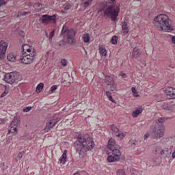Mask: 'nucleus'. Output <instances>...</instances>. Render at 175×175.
<instances>
[{"label": "nucleus", "instance_id": "5701e85b", "mask_svg": "<svg viewBox=\"0 0 175 175\" xmlns=\"http://www.w3.org/2000/svg\"><path fill=\"white\" fill-rule=\"evenodd\" d=\"M92 1L93 0H83L81 3L82 8L87 9L88 6L92 3Z\"/></svg>", "mask_w": 175, "mask_h": 175}, {"label": "nucleus", "instance_id": "5fc2aeb1", "mask_svg": "<svg viewBox=\"0 0 175 175\" xmlns=\"http://www.w3.org/2000/svg\"><path fill=\"white\" fill-rule=\"evenodd\" d=\"M46 36L47 37V38H49V34L47 33H46Z\"/></svg>", "mask_w": 175, "mask_h": 175}, {"label": "nucleus", "instance_id": "c85d7f7f", "mask_svg": "<svg viewBox=\"0 0 175 175\" xmlns=\"http://www.w3.org/2000/svg\"><path fill=\"white\" fill-rule=\"evenodd\" d=\"M83 42L88 43L90 42V34L86 33L83 35Z\"/></svg>", "mask_w": 175, "mask_h": 175}, {"label": "nucleus", "instance_id": "473e14b6", "mask_svg": "<svg viewBox=\"0 0 175 175\" xmlns=\"http://www.w3.org/2000/svg\"><path fill=\"white\" fill-rule=\"evenodd\" d=\"M54 33H55V30H52L51 33H49L48 38L50 40L54 38Z\"/></svg>", "mask_w": 175, "mask_h": 175}, {"label": "nucleus", "instance_id": "f03ea898", "mask_svg": "<svg viewBox=\"0 0 175 175\" xmlns=\"http://www.w3.org/2000/svg\"><path fill=\"white\" fill-rule=\"evenodd\" d=\"M170 18L166 14H161L155 16L154 18V24L159 31H164V32H172L174 31V27L169 24Z\"/></svg>", "mask_w": 175, "mask_h": 175}, {"label": "nucleus", "instance_id": "ea45409f", "mask_svg": "<svg viewBox=\"0 0 175 175\" xmlns=\"http://www.w3.org/2000/svg\"><path fill=\"white\" fill-rule=\"evenodd\" d=\"M71 8H72V5H70V4H66L64 6V10H70Z\"/></svg>", "mask_w": 175, "mask_h": 175}, {"label": "nucleus", "instance_id": "423d86ee", "mask_svg": "<svg viewBox=\"0 0 175 175\" xmlns=\"http://www.w3.org/2000/svg\"><path fill=\"white\" fill-rule=\"evenodd\" d=\"M20 117L15 116L13 120L11 122L10 126L8 127V135H10L12 133L14 136L18 133L17 128L20 125Z\"/></svg>", "mask_w": 175, "mask_h": 175}, {"label": "nucleus", "instance_id": "412c9836", "mask_svg": "<svg viewBox=\"0 0 175 175\" xmlns=\"http://www.w3.org/2000/svg\"><path fill=\"white\" fill-rule=\"evenodd\" d=\"M122 30L123 31V33L126 35L129 32V28L128 27V23L126 21H123L122 24Z\"/></svg>", "mask_w": 175, "mask_h": 175}, {"label": "nucleus", "instance_id": "603ef678", "mask_svg": "<svg viewBox=\"0 0 175 175\" xmlns=\"http://www.w3.org/2000/svg\"><path fill=\"white\" fill-rule=\"evenodd\" d=\"M4 92H7V94H9V90H5V91H4Z\"/></svg>", "mask_w": 175, "mask_h": 175}, {"label": "nucleus", "instance_id": "dca6fc26", "mask_svg": "<svg viewBox=\"0 0 175 175\" xmlns=\"http://www.w3.org/2000/svg\"><path fill=\"white\" fill-rule=\"evenodd\" d=\"M160 155H161L162 158L164 159H169L170 157H172V150L167 148H165L161 150Z\"/></svg>", "mask_w": 175, "mask_h": 175}, {"label": "nucleus", "instance_id": "f3484780", "mask_svg": "<svg viewBox=\"0 0 175 175\" xmlns=\"http://www.w3.org/2000/svg\"><path fill=\"white\" fill-rule=\"evenodd\" d=\"M7 59L9 62H16L17 59V55L13 53H10L7 55Z\"/></svg>", "mask_w": 175, "mask_h": 175}, {"label": "nucleus", "instance_id": "a211bd4d", "mask_svg": "<svg viewBox=\"0 0 175 175\" xmlns=\"http://www.w3.org/2000/svg\"><path fill=\"white\" fill-rule=\"evenodd\" d=\"M8 46H9V44H8V42H6L5 40H1L0 42V50L3 51V53H6V50H8Z\"/></svg>", "mask_w": 175, "mask_h": 175}, {"label": "nucleus", "instance_id": "79ce46f5", "mask_svg": "<svg viewBox=\"0 0 175 175\" xmlns=\"http://www.w3.org/2000/svg\"><path fill=\"white\" fill-rule=\"evenodd\" d=\"M8 2L5 1V0H0V6H3V5H6Z\"/></svg>", "mask_w": 175, "mask_h": 175}, {"label": "nucleus", "instance_id": "9b49d317", "mask_svg": "<svg viewBox=\"0 0 175 175\" xmlns=\"http://www.w3.org/2000/svg\"><path fill=\"white\" fill-rule=\"evenodd\" d=\"M105 83L107 85H110L111 91H117V85L114 83V79L110 76H106L105 79Z\"/></svg>", "mask_w": 175, "mask_h": 175}, {"label": "nucleus", "instance_id": "58836bf2", "mask_svg": "<svg viewBox=\"0 0 175 175\" xmlns=\"http://www.w3.org/2000/svg\"><path fill=\"white\" fill-rule=\"evenodd\" d=\"M57 88H58V86H57V85H53L52 87H51V92H54V91L57 90Z\"/></svg>", "mask_w": 175, "mask_h": 175}, {"label": "nucleus", "instance_id": "72a5a7b5", "mask_svg": "<svg viewBox=\"0 0 175 175\" xmlns=\"http://www.w3.org/2000/svg\"><path fill=\"white\" fill-rule=\"evenodd\" d=\"M60 64H62V66H68V61H66L65 59H62Z\"/></svg>", "mask_w": 175, "mask_h": 175}, {"label": "nucleus", "instance_id": "6ab92c4d", "mask_svg": "<svg viewBox=\"0 0 175 175\" xmlns=\"http://www.w3.org/2000/svg\"><path fill=\"white\" fill-rule=\"evenodd\" d=\"M66 154H68V150H64L63 154L59 158V162L62 163V165H65V163H66Z\"/></svg>", "mask_w": 175, "mask_h": 175}, {"label": "nucleus", "instance_id": "864d4df0", "mask_svg": "<svg viewBox=\"0 0 175 175\" xmlns=\"http://www.w3.org/2000/svg\"><path fill=\"white\" fill-rule=\"evenodd\" d=\"M130 144H135V142H130Z\"/></svg>", "mask_w": 175, "mask_h": 175}, {"label": "nucleus", "instance_id": "e433bc0d", "mask_svg": "<svg viewBox=\"0 0 175 175\" xmlns=\"http://www.w3.org/2000/svg\"><path fill=\"white\" fill-rule=\"evenodd\" d=\"M5 54H6V52L0 50V59H3V58H5Z\"/></svg>", "mask_w": 175, "mask_h": 175}, {"label": "nucleus", "instance_id": "7ed1b4c3", "mask_svg": "<svg viewBox=\"0 0 175 175\" xmlns=\"http://www.w3.org/2000/svg\"><path fill=\"white\" fill-rule=\"evenodd\" d=\"M23 55L21 56V62L25 65H31L35 61L36 51L32 46L23 44L22 46Z\"/></svg>", "mask_w": 175, "mask_h": 175}, {"label": "nucleus", "instance_id": "f257e3e1", "mask_svg": "<svg viewBox=\"0 0 175 175\" xmlns=\"http://www.w3.org/2000/svg\"><path fill=\"white\" fill-rule=\"evenodd\" d=\"M74 144L75 149L79 155H83L88 151H91V150H92L95 146L92 138L85 135H79Z\"/></svg>", "mask_w": 175, "mask_h": 175}, {"label": "nucleus", "instance_id": "4be33fe9", "mask_svg": "<svg viewBox=\"0 0 175 175\" xmlns=\"http://www.w3.org/2000/svg\"><path fill=\"white\" fill-rule=\"evenodd\" d=\"M163 110L173 111V110H174V105H171L170 104L164 103L163 105Z\"/></svg>", "mask_w": 175, "mask_h": 175}, {"label": "nucleus", "instance_id": "9d476101", "mask_svg": "<svg viewBox=\"0 0 175 175\" xmlns=\"http://www.w3.org/2000/svg\"><path fill=\"white\" fill-rule=\"evenodd\" d=\"M57 122H59V118L57 117L51 118L49 122H46V126L44 129V132H50V131L57 125Z\"/></svg>", "mask_w": 175, "mask_h": 175}, {"label": "nucleus", "instance_id": "20e7f679", "mask_svg": "<svg viewBox=\"0 0 175 175\" xmlns=\"http://www.w3.org/2000/svg\"><path fill=\"white\" fill-rule=\"evenodd\" d=\"M61 35L63 36L64 41L65 43H68V44H75L76 43V40H75V36H76V31L73 29H69L68 26L64 25Z\"/></svg>", "mask_w": 175, "mask_h": 175}, {"label": "nucleus", "instance_id": "4c0bfd02", "mask_svg": "<svg viewBox=\"0 0 175 175\" xmlns=\"http://www.w3.org/2000/svg\"><path fill=\"white\" fill-rule=\"evenodd\" d=\"M154 154H158L159 153V151H161V148L160 146H156L154 149Z\"/></svg>", "mask_w": 175, "mask_h": 175}, {"label": "nucleus", "instance_id": "b1692460", "mask_svg": "<svg viewBox=\"0 0 175 175\" xmlns=\"http://www.w3.org/2000/svg\"><path fill=\"white\" fill-rule=\"evenodd\" d=\"M44 87V84L43 83H39L36 89V92L37 94H40L42 92V90H43V88Z\"/></svg>", "mask_w": 175, "mask_h": 175}, {"label": "nucleus", "instance_id": "1a4fd4ad", "mask_svg": "<svg viewBox=\"0 0 175 175\" xmlns=\"http://www.w3.org/2000/svg\"><path fill=\"white\" fill-rule=\"evenodd\" d=\"M20 77V74L18 72H10L5 75L4 80L8 84H13L16 80H18Z\"/></svg>", "mask_w": 175, "mask_h": 175}, {"label": "nucleus", "instance_id": "2f4dec72", "mask_svg": "<svg viewBox=\"0 0 175 175\" xmlns=\"http://www.w3.org/2000/svg\"><path fill=\"white\" fill-rule=\"evenodd\" d=\"M117 175H126L125 171L122 169L118 170L116 172Z\"/></svg>", "mask_w": 175, "mask_h": 175}, {"label": "nucleus", "instance_id": "37998d69", "mask_svg": "<svg viewBox=\"0 0 175 175\" xmlns=\"http://www.w3.org/2000/svg\"><path fill=\"white\" fill-rule=\"evenodd\" d=\"M150 137V133H146L144 136V140H147V139H148Z\"/></svg>", "mask_w": 175, "mask_h": 175}, {"label": "nucleus", "instance_id": "a19ab883", "mask_svg": "<svg viewBox=\"0 0 175 175\" xmlns=\"http://www.w3.org/2000/svg\"><path fill=\"white\" fill-rule=\"evenodd\" d=\"M23 155H24V152H19L17 156L18 159H21Z\"/></svg>", "mask_w": 175, "mask_h": 175}, {"label": "nucleus", "instance_id": "a18cd8bd", "mask_svg": "<svg viewBox=\"0 0 175 175\" xmlns=\"http://www.w3.org/2000/svg\"><path fill=\"white\" fill-rule=\"evenodd\" d=\"M42 5V4H39V3H35L33 5V8H38L39 7H40Z\"/></svg>", "mask_w": 175, "mask_h": 175}, {"label": "nucleus", "instance_id": "6e6d98bb", "mask_svg": "<svg viewBox=\"0 0 175 175\" xmlns=\"http://www.w3.org/2000/svg\"><path fill=\"white\" fill-rule=\"evenodd\" d=\"M133 175H136V174H133Z\"/></svg>", "mask_w": 175, "mask_h": 175}, {"label": "nucleus", "instance_id": "f704fd0d", "mask_svg": "<svg viewBox=\"0 0 175 175\" xmlns=\"http://www.w3.org/2000/svg\"><path fill=\"white\" fill-rule=\"evenodd\" d=\"M165 121H166V119H165V118H159L157 120V122H159V124H163Z\"/></svg>", "mask_w": 175, "mask_h": 175}, {"label": "nucleus", "instance_id": "cd10ccee", "mask_svg": "<svg viewBox=\"0 0 175 175\" xmlns=\"http://www.w3.org/2000/svg\"><path fill=\"white\" fill-rule=\"evenodd\" d=\"M131 91L133 92V95L135 98H139L140 95H139V92H137V90H136L135 88H132Z\"/></svg>", "mask_w": 175, "mask_h": 175}, {"label": "nucleus", "instance_id": "c03bdc74", "mask_svg": "<svg viewBox=\"0 0 175 175\" xmlns=\"http://www.w3.org/2000/svg\"><path fill=\"white\" fill-rule=\"evenodd\" d=\"M120 76H121V77H122L123 79H126V74L124 73V72H121L120 74Z\"/></svg>", "mask_w": 175, "mask_h": 175}, {"label": "nucleus", "instance_id": "3c124183", "mask_svg": "<svg viewBox=\"0 0 175 175\" xmlns=\"http://www.w3.org/2000/svg\"><path fill=\"white\" fill-rule=\"evenodd\" d=\"M74 175H81V174H80V173H79V172H76L74 174Z\"/></svg>", "mask_w": 175, "mask_h": 175}, {"label": "nucleus", "instance_id": "c9c22d12", "mask_svg": "<svg viewBox=\"0 0 175 175\" xmlns=\"http://www.w3.org/2000/svg\"><path fill=\"white\" fill-rule=\"evenodd\" d=\"M31 12H18V16H27V14H29Z\"/></svg>", "mask_w": 175, "mask_h": 175}, {"label": "nucleus", "instance_id": "f8f14e48", "mask_svg": "<svg viewBox=\"0 0 175 175\" xmlns=\"http://www.w3.org/2000/svg\"><path fill=\"white\" fill-rule=\"evenodd\" d=\"M111 131H112V133L114 136H116V137H119L120 139H124L126 135L125 133L120 131V129L117 128L115 125L112 124L110 126Z\"/></svg>", "mask_w": 175, "mask_h": 175}, {"label": "nucleus", "instance_id": "c756f323", "mask_svg": "<svg viewBox=\"0 0 175 175\" xmlns=\"http://www.w3.org/2000/svg\"><path fill=\"white\" fill-rule=\"evenodd\" d=\"M117 40H118V38L116 36H113L111 39V42L112 44H117Z\"/></svg>", "mask_w": 175, "mask_h": 175}, {"label": "nucleus", "instance_id": "8fccbe9b", "mask_svg": "<svg viewBox=\"0 0 175 175\" xmlns=\"http://www.w3.org/2000/svg\"><path fill=\"white\" fill-rule=\"evenodd\" d=\"M116 1V0H109V2L111 3H114Z\"/></svg>", "mask_w": 175, "mask_h": 175}, {"label": "nucleus", "instance_id": "4468645a", "mask_svg": "<svg viewBox=\"0 0 175 175\" xmlns=\"http://www.w3.org/2000/svg\"><path fill=\"white\" fill-rule=\"evenodd\" d=\"M107 148L110 151H114V150H120V146L116 144V140L111 138L108 142Z\"/></svg>", "mask_w": 175, "mask_h": 175}, {"label": "nucleus", "instance_id": "393cba45", "mask_svg": "<svg viewBox=\"0 0 175 175\" xmlns=\"http://www.w3.org/2000/svg\"><path fill=\"white\" fill-rule=\"evenodd\" d=\"M140 54H141L140 49H137L136 48H135L133 49V57L134 58H137V57H139V55H140Z\"/></svg>", "mask_w": 175, "mask_h": 175}, {"label": "nucleus", "instance_id": "7c9ffc66", "mask_svg": "<svg viewBox=\"0 0 175 175\" xmlns=\"http://www.w3.org/2000/svg\"><path fill=\"white\" fill-rule=\"evenodd\" d=\"M32 110V107H26L23 109L22 111L23 113H28L29 111H31Z\"/></svg>", "mask_w": 175, "mask_h": 175}, {"label": "nucleus", "instance_id": "6e6552de", "mask_svg": "<svg viewBox=\"0 0 175 175\" xmlns=\"http://www.w3.org/2000/svg\"><path fill=\"white\" fill-rule=\"evenodd\" d=\"M163 135H165V131L162 126H159V124L156 122L152 129V135L154 139H161V137H163Z\"/></svg>", "mask_w": 175, "mask_h": 175}, {"label": "nucleus", "instance_id": "39448f33", "mask_svg": "<svg viewBox=\"0 0 175 175\" xmlns=\"http://www.w3.org/2000/svg\"><path fill=\"white\" fill-rule=\"evenodd\" d=\"M120 9L119 3L113 5L106 8L104 14L108 17V18H111L112 21H116L117 17H118Z\"/></svg>", "mask_w": 175, "mask_h": 175}, {"label": "nucleus", "instance_id": "09e8293b", "mask_svg": "<svg viewBox=\"0 0 175 175\" xmlns=\"http://www.w3.org/2000/svg\"><path fill=\"white\" fill-rule=\"evenodd\" d=\"M172 158H173V159H175V150L172 153Z\"/></svg>", "mask_w": 175, "mask_h": 175}, {"label": "nucleus", "instance_id": "bb28decb", "mask_svg": "<svg viewBox=\"0 0 175 175\" xmlns=\"http://www.w3.org/2000/svg\"><path fill=\"white\" fill-rule=\"evenodd\" d=\"M106 95L109 98V100L112 102V103H116V100L113 98V96H111V92H110L109 91H107Z\"/></svg>", "mask_w": 175, "mask_h": 175}, {"label": "nucleus", "instance_id": "de8ad7c7", "mask_svg": "<svg viewBox=\"0 0 175 175\" xmlns=\"http://www.w3.org/2000/svg\"><path fill=\"white\" fill-rule=\"evenodd\" d=\"M6 122V120L5 119H0V124H5Z\"/></svg>", "mask_w": 175, "mask_h": 175}, {"label": "nucleus", "instance_id": "2eb2a0df", "mask_svg": "<svg viewBox=\"0 0 175 175\" xmlns=\"http://www.w3.org/2000/svg\"><path fill=\"white\" fill-rule=\"evenodd\" d=\"M41 21L43 23V24H49L50 21H53V23H55V15L49 16L47 14L42 15L41 17Z\"/></svg>", "mask_w": 175, "mask_h": 175}, {"label": "nucleus", "instance_id": "ddd939ff", "mask_svg": "<svg viewBox=\"0 0 175 175\" xmlns=\"http://www.w3.org/2000/svg\"><path fill=\"white\" fill-rule=\"evenodd\" d=\"M165 94L167 99H175V88L173 87H167L165 90Z\"/></svg>", "mask_w": 175, "mask_h": 175}, {"label": "nucleus", "instance_id": "a878e982", "mask_svg": "<svg viewBox=\"0 0 175 175\" xmlns=\"http://www.w3.org/2000/svg\"><path fill=\"white\" fill-rule=\"evenodd\" d=\"M99 53L100 55H103V57H105L107 54V51H106V49L103 46H100L99 47Z\"/></svg>", "mask_w": 175, "mask_h": 175}, {"label": "nucleus", "instance_id": "49530a36", "mask_svg": "<svg viewBox=\"0 0 175 175\" xmlns=\"http://www.w3.org/2000/svg\"><path fill=\"white\" fill-rule=\"evenodd\" d=\"M8 95V92H3V94H1V98H3L4 96H6Z\"/></svg>", "mask_w": 175, "mask_h": 175}, {"label": "nucleus", "instance_id": "0eeeda50", "mask_svg": "<svg viewBox=\"0 0 175 175\" xmlns=\"http://www.w3.org/2000/svg\"><path fill=\"white\" fill-rule=\"evenodd\" d=\"M121 150H112L111 154L107 157V161L109 163H113V162H120L121 161Z\"/></svg>", "mask_w": 175, "mask_h": 175}, {"label": "nucleus", "instance_id": "aec40b11", "mask_svg": "<svg viewBox=\"0 0 175 175\" xmlns=\"http://www.w3.org/2000/svg\"><path fill=\"white\" fill-rule=\"evenodd\" d=\"M142 113H143V108L138 107L136 109V110L133 111L132 117H133V118H137V116H139V114H142Z\"/></svg>", "mask_w": 175, "mask_h": 175}]
</instances>
